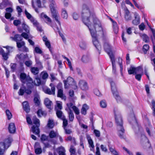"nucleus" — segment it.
Returning a JSON list of instances; mask_svg holds the SVG:
<instances>
[{
	"label": "nucleus",
	"instance_id": "f257e3e1",
	"mask_svg": "<svg viewBox=\"0 0 155 155\" xmlns=\"http://www.w3.org/2000/svg\"><path fill=\"white\" fill-rule=\"evenodd\" d=\"M81 15L83 22L88 27L90 32L93 43L100 54L101 47L97 39L96 28H98V31L103 32L101 24L95 15L91 14L90 7L86 4H84L82 5Z\"/></svg>",
	"mask_w": 155,
	"mask_h": 155
},
{
	"label": "nucleus",
	"instance_id": "f03ea898",
	"mask_svg": "<svg viewBox=\"0 0 155 155\" xmlns=\"http://www.w3.org/2000/svg\"><path fill=\"white\" fill-rule=\"evenodd\" d=\"M114 113L115 123L118 129V136L121 139H124L125 129L123 126V122L122 118L120 115H117L115 111Z\"/></svg>",
	"mask_w": 155,
	"mask_h": 155
},
{
	"label": "nucleus",
	"instance_id": "7ed1b4c3",
	"mask_svg": "<svg viewBox=\"0 0 155 155\" xmlns=\"http://www.w3.org/2000/svg\"><path fill=\"white\" fill-rule=\"evenodd\" d=\"M49 1L51 3L50 5V8L51 13V17L53 19L55 20L60 26H61V22L60 21V15L56 9L55 2L53 0H49Z\"/></svg>",
	"mask_w": 155,
	"mask_h": 155
},
{
	"label": "nucleus",
	"instance_id": "20e7f679",
	"mask_svg": "<svg viewBox=\"0 0 155 155\" xmlns=\"http://www.w3.org/2000/svg\"><path fill=\"white\" fill-rule=\"evenodd\" d=\"M12 141V138L8 137L3 141L0 142V155H4L5 152L11 145Z\"/></svg>",
	"mask_w": 155,
	"mask_h": 155
},
{
	"label": "nucleus",
	"instance_id": "39448f33",
	"mask_svg": "<svg viewBox=\"0 0 155 155\" xmlns=\"http://www.w3.org/2000/svg\"><path fill=\"white\" fill-rule=\"evenodd\" d=\"M110 82L111 85L112 93L113 96L117 102H118L120 101H121V98L119 94L115 83L112 80H110Z\"/></svg>",
	"mask_w": 155,
	"mask_h": 155
},
{
	"label": "nucleus",
	"instance_id": "423d86ee",
	"mask_svg": "<svg viewBox=\"0 0 155 155\" xmlns=\"http://www.w3.org/2000/svg\"><path fill=\"white\" fill-rule=\"evenodd\" d=\"M33 123L35 125L32 127V131L33 133L36 135H39L40 131L39 127L40 126V120L36 117L33 119Z\"/></svg>",
	"mask_w": 155,
	"mask_h": 155
},
{
	"label": "nucleus",
	"instance_id": "0eeeda50",
	"mask_svg": "<svg viewBox=\"0 0 155 155\" xmlns=\"http://www.w3.org/2000/svg\"><path fill=\"white\" fill-rule=\"evenodd\" d=\"M104 48L109 56L110 59L112 60H114V55L112 50V47L108 42L106 41L104 42Z\"/></svg>",
	"mask_w": 155,
	"mask_h": 155
},
{
	"label": "nucleus",
	"instance_id": "6e6552de",
	"mask_svg": "<svg viewBox=\"0 0 155 155\" xmlns=\"http://www.w3.org/2000/svg\"><path fill=\"white\" fill-rule=\"evenodd\" d=\"M51 87L50 89L48 87H46L43 89V90L44 92L46 94L51 95H53L55 94V86L53 83H51L49 85Z\"/></svg>",
	"mask_w": 155,
	"mask_h": 155
},
{
	"label": "nucleus",
	"instance_id": "1a4fd4ad",
	"mask_svg": "<svg viewBox=\"0 0 155 155\" xmlns=\"http://www.w3.org/2000/svg\"><path fill=\"white\" fill-rule=\"evenodd\" d=\"M78 86L83 91H87L88 89V87L87 82L84 80L79 81Z\"/></svg>",
	"mask_w": 155,
	"mask_h": 155
},
{
	"label": "nucleus",
	"instance_id": "9d476101",
	"mask_svg": "<svg viewBox=\"0 0 155 155\" xmlns=\"http://www.w3.org/2000/svg\"><path fill=\"white\" fill-rule=\"evenodd\" d=\"M40 139L41 143L44 144L45 147H48L50 146V144L48 142L46 143L45 142L46 141H49L48 136L45 134H42L41 135Z\"/></svg>",
	"mask_w": 155,
	"mask_h": 155
},
{
	"label": "nucleus",
	"instance_id": "9b49d317",
	"mask_svg": "<svg viewBox=\"0 0 155 155\" xmlns=\"http://www.w3.org/2000/svg\"><path fill=\"white\" fill-rule=\"evenodd\" d=\"M0 53L2 55L4 60L7 61L8 60L9 53V50H8V52L5 53L4 50L2 48H0Z\"/></svg>",
	"mask_w": 155,
	"mask_h": 155
},
{
	"label": "nucleus",
	"instance_id": "f8f14e48",
	"mask_svg": "<svg viewBox=\"0 0 155 155\" xmlns=\"http://www.w3.org/2000/svg\"><path fill=\"white\" fill-rule=\"evenodd\" d=\"M74 80L73 78L69 77L66 80L64 81V87L65 88H68L71 84V82H73Z\"/></svg>",
	"mask_w": 155,
	"mask_h": 155
},
{
	"label": "nucleus",
	"instance_id": "ddd939ff",
	"mask_svg": "<svg viewBox=\"0 0 155 155\" xmlns=\"http://www.w3.org/2000/svg\"><path fill=\"white\" fill-rule=\"evenodd\" d=\"M8 130L9 132L11 134H14L15 133L16 128L15 124L11 123L9 124Z\"/></svg>",
	"mask_w": 155,
	"mask_h": 155
},
{
	"label": "nucleus",
	"instance_id": "4468645a",
	"mask_svg": "<svg viewBox=\"0 0 155 155\" xmlns=\"http://www.w3.org/2000/svg\"><path fill=\"white\" fill-rule=\"evenodd\" d=\"M22 104L24 110L26 113H28L30 111V109L28 102L25 101L22 103Z\"/></svg>",
	"mask_w": 155,
	"mask_h": 155
},
{
	"label": "nucleus",
	"instance_id": "2eb2a0df",
	"mask_svg": "<svg viewBox=\"0 0 155 155\" xmlns=\"http://www.w3.org/2000/svg\"><path fill=\"white\" fill-rule=\"evenodd\" d=\"M10 38L16 42L18 41H21L23 40V38L21 36V35L18 34H15L14 35V37H11Z\"/></svg>",
	"mask_w": 155,
	"mask_h": 155
},
{
	"label": "nucleus",
	"instance_id": "dca6fc26",
	"mask_svg": "<svg viewBox=\"0 0 155 155\" xmlns=\"http://www.w3.org/2000/svg\"><path fill=\"white\" fill-rule=\"evenodd\" d=\"M134 17L135 19L133 20L132 23L133 25H137L140 24V18L137 14H135Z\"/></svg>",
	"mask_w": 155,
	"mask_h": 155
},
{
	"label": "nucleus",
	"instance_id": "f3484780",
	"mask_svg": "<svg viewBox=\"0 0 155 155\" xmlns=\"http://www.w3.org/2000/svg\"><path fill=\"white\" fill-rule=\"evenodd\" d=\"M16 56L20 61L24 60L28 58V56L27 54H24L22 53H21L20 54H17Z\"/></svg>",
	"mask_w": 155,
	"mask_h": 155
},
{
	"label": "nucleus",
	"instance_id": "a211bd4d",
	"mask_svg": "<svg viewBox=\"0 0 155 155\" xmlns=\"http://www.w3.org/2000/svg\"><path fill=\"white\" fill-rule=\"evenodd\" d=\"M88 109V106L86 104H84L81 110V114L83 115H86L87 114V110Z\"/></svg>",
	"mask_w": 155,
	"mask_h": 155
},
{
	"label": "nucleus",
	"instance_id": "6ab92c4d",
	"mask_svg": "<svg viewBox=\"0 0 155 155\" xmlns=\"http://www.w3.org/2000/svg\"><path fill=\"white\" fill-rule=\"evenodd\" d=\"M130 13V12L127 9L125 10L124 16L125 19L126 21H128L131 19L132 18Z\"/></svg>",
	"mask_w": 155,
	"mask_h": 155
},
{
	"label": "nucleus",
	"instance_id": "aec40b11",
	"mask_svg": "<svg viewBox=\"0 0 155 155\" xmlns=\"http://www.w3.org/2000/svg\"><path fill=\"white\" fill-rule=\"evenodd\" d=\"M44 104L47 108L50 109H51L52 102L48 98H46L45 99Z\"/></svg>",
	"mask_w": 155,
	"mask_h": 155
},
{
	"label": "nucleus",
	"instance_id": "412c9836",
	"mask_svg": "<svg viewBox=\"0 0 155 155\" xmlns=\"http://www.w3.org/2000/svg\"><path fill=\"white\" fill-rule=\"evenodd\" d=\"M32 24L34 26L37 28V30L40 32H41L43 30L42 29L41 27L40 26L39 24L38 21L36 20L34 21V20H32Z\"/></svg>",
	"mask_w": 155,
	"mask_h": 155
},
{
	"label": "nucleus",
	"instance_id": "4be33fe9",
	"mask_svg": "<svg viewBox=\"0 0 155 155\" xmlns=\"http://www.w3.org/2000/svg\"><path fill=\"white\" fill-rule=\"evenodd\" d=\"M58 134L56 132H55L53 130L51 131L49 134V137L51 139L58 137Z\"/></svg>",
	"mask_w": 155,
	"mask_h": 155
},
{
	"label": "nucleus",
	"instance_id": "5701e85b",
	"mask_svg": "<svg viewBox=\"0 0 155 155\" xmlns=\"http://www.w3.org/2000/svg\"><path fill=\"white\" fill-rule=\"evenodd\" d=\"M128 73L129 74H135L137 73L135 68L131 66L129 69H127Z\"/></svg>",
	"mask_w": 155,
	"mask_h": 155
},
{
	"label": "nucleus",
	"instance_id": "b1692460",
	"mask_svg": "<svg viewBox=\"0 0 155 155\" xmlns=\"http://www.w3.org/2000/svg\"><path fill=\"white\" fill-rule=\"evenodd\" d=\"M28 76H27L26 74L24 73H21L20 74V79L22 82L23 83V81L26 80V81H28Z\"/></svg>",
	"mask_w": 155,
	"mask_h": 155
},
{
	"label": "nucleus",
	"instance_id": "393cba45",
	"mask_svg": "<svg viewBox=\"0 0 155 155\" xmlns=\"http://www.w3.org/2000/svg\"><path fill=\"white\" fill-rule=\"evenodd\" d=\"M31 71L34 75H36L39 73V69L38 67H32L31 68Z\"/></svg>",
	"mask_w": 155,
	"mask_h": 155
},
{
	"label": "nucleus",
	"instance_id": "a878e982",
	"mask_svg": "<svg viewBox=\"0 0 155 155\" xmlns=\"http://www.w3.org/2000/svg\"><path fill=\"white\" fill-rule=\"evenodd\" d=\"M56 114L57 117L61 119L65 117L63 115L62 112L60 110H56Z\"/></svg>",
	"mask_w": 155,
	"mask_h": 155
},
{
	"label": "nucleus",
	"instance_id": "bb28decb",
	"mask_svg": "<svg viewBox=\"0 0 155 155\" xmlns=\"http://www.w3.org/2000/svg\"><path fill=\"white\" fill-rule=\"evenodd\" d=\"M37 114L38 117H41V116L45 117L47 115V113L44 111H43L41 109H39L37 111Z\"/></svg>",
	"mask_w": 155,
	"mask_h": 155
},
{
	"label": "nucleus",
	"instance_id": "cd10ccee",
	"mask_svg": "<svg viewBox=\"0 0 155 155\" xmlns=\"http://www.w3.org/2000/svg\"><path fill=\"white\" fill-rule=\"evenodd\" d=\"M25 12L27 18H28V19L30 20L31 21L32 23V20L36 21L35 18L33 17H32L31 15L29 13H28L26 10H25Z\"/></svg>",
	"mask_w": 155,
	"mask_h": 155
},
{
	"label": "nucleus",
	"instance_id": "c85d7f7f",
	"mask_svg": "<svg viewBox=\"0 0 155 155\" xmlns=\"http://www.w3.org/2000/svg\"><path fill=\"white\" fill-rule=\"evenodd\" d=\"M62 57L63 58H64L68 62V65L70 68V70L73 71V68L72 66V64L71 63L70 60L67 57H66L64 56L63 55H62Z\"/></svg>",
	"mask_w": 155,
	"mask_h": 155
},
{
	"label": "nucleus",
	"instance_id": "c756f323",
	"mask_svg": "<svg viewBox=\"0 0 155 155\" xmlns=\"http://www.w3.org/2000/svg\"><path fill=\"white\" fill-rule=\"evenodd\" d=\"M89 58L87 55H84L81 58V60L83 62L86 63L89 61Z\"/></svg>",
	"mask_w": 155,
	"mask_h": 155
},
{
	"label": "nucleus",
	"instance_id": "7c9ffc66",
	"mask_svg": "<svg viewBox=\"0 0 155 155\" xmlns=\"http://www.w3.org/2000/svg\"><path fill=\"white\" fill-rule=\"evenodd\" d=\"M16 43L17 47L18 48H20L23 47L25 45V43L24 41H21L17 42Z\"/></svg>",
	"mask_w": 155,
	"mask_h": 155
},
{
	"label": "nucleus",
	"instance_id": "2f4dec72",
	"mask_svg": "<svg viewBox=\"0 0 155 155\" xmlns=\"http://www.w3.org/2000/svg\"><path fill=\"white\" fill-rule=\"evenodd\" d=\"M26 87L25 86H23L21 87L19 90L18 92V94L19 95H23L25 93V89Z\"/></svg>",
	"mask_w": 155,
	"mask_h": 155
},
{
	"label": "nucleus",
	"instance_id": "473e14b6",
	"mask_svg": "<svg viewBox=\"0 0 155 155\" xmlns=\"http://www.w3.org/2000/svg\"><path fill=\"white\" fill-rule=\"evenodd\" d=\"M43 17L45 19V21L46 23L49 24L51 23L52 21L51 19L47 15L45 14H44Z\"/></svg>",
	"mask_w": 155,
	"mask_h": 155
},
{
	"label": "nucleus",
	"instance_id": "72a5a7b5",
	"mask_svg": "<svg viewBox=\"0 0 155 155\" xmlns=\"http://www.w3.org/2000/svg\"><path fill=\"white\" fill-rule=\"evenodd\" d=\"M22 27L23 30L27 33H29V28L28 26L25 23H23L22 24Z\"/></svg>",
	"mask_w": 155,
	"mask_h": 155
},
{
	"label": "nucleus",
	"instance_id": "f704fd0d",
	"mask_svg": "<svg viewBox=\"0 0 155 155\" xmlns=\"http://www.w3.org/2000/svg\"><path fill=\"white\" fill-rule=\"evenodd\" d=\"M69 119L70 121H73L74 119V116L71 110L68 112Z\"/></svg>",
	"mask_w": 155,
	"mask_h": 155
},
{
	"label": "nucleus",
	"instance_id": "c9c22d12",
	"mask_svg": "<svg viewBox=\"0 0 155 155\" xmlns=\"http://www.w3.org/2000/svg\"><path fill=\"white\" fill-rule=\"evenodd\" d=\"M142 38L143 41L145 43H148L149 41V37L146 34H143L142 35Z\"/></svg>",
	"mask_w": 155,
	"mask_h": 155
},
{
	"label": "nucleus",
	"instance_id": "e433bc0d",
	"mask_svg": "<svg viewBox=\"0 0 155 155\" xmlns=\"http://www.w3.org/2000/svg\"><path fill=\"white\" fill-rule=\"evenodd\" d=\"M149 48V45L147 44H145L143 45L142 48V50L145 54L147 53V51Z\"/></svg>",
	"mask_w": 155,
	"mask_h": 155
},
{
	"label": "nucleus",
	"instance_id": "4c0bfd02",
	"mask_svg": "<svg viewBox=\"0 0 155 155\" xmlns=\"http://www.w3.org/2000/svg\"><path fill=\"white\" fill-rule=\"evenodd\" d=\"M109 149L110 151L114 155H119L117 152L110 145H108Z\"/></svg>",
	"mask_w": 155,
	"mask_h": 155
},
{
	"label": "nucleus",
	"instance_id": "58836bf2",
	"mask_svg": "<svg viewBox=\"0 0 155 155\" xmlns=\"http://www.w3.org/2000/svg\"><path fill=\"white\" fill-rule=\"evenodd\" d=\"M63 91L62 89H58V91L57 97L62 98L63 97Z\"/></svg>",
	"mask_w": 155,
	"mask_h": 155
},
{
	"label": "nucleus",
	"instance_id": "ea45409f",
	"mask_svg": "<svg viewBox=\"0 0 155 155\" xmlns=\"http://www.w3.org/2000/svg\"><path fill=\"white\" fill-rule=\"evenodd\" d=\"M47 126L48 127L52 129L53 128L54 126L53 120L49 119L48 120Z\"/></svg>",
	"mask_w": 155,
	"mask_h": 155
},
{
	"label": "nucleus",
	"instance_id": "a19ab883",
	"mask_svg": "<svg viewBox=\"0 0 155 155\" xmlns=\"http://www.w3.org/2000/svg\"><path fill=\"white\" fill-rule=\"evenodd\" d=\"M61 16L64 19H67L68 17V15L66 11L64 9H62Z\"/></svg>",
	"mask_w": 155,
	"mask_h": 155
},
{
	"label": "nucleus",
	"instance_id": "79ce46f5",
	"mask_svg": "<svg viewBox=\"0 0 155 155\" xmlns=\"http://www.w3.org/2000/svg\"><path fill=\"white\" fill-rule=\"evenodd\" d=\"M5 113L8 120L11 119L12 117V115L10 110L8 109H7L6 110Z\"/></svg>",
	"mask_w": 155,
	"mask_h": 155
},
{
	"label": "nucleus",
	"instance_id": "37998d69",
	"mask_svg": "<svg viewBox=\"0 0 155 155\" xmlns=\"http://www.w3.org/2000/svg\"><path fill=\"white\" fill-rule=\"evenodd\" d=\"M110 61L111 62L112 65L113 71L115 72L116 71V66L115 64V57H114V60H112H112L110 59Z\"/></svg>",
	"mask_w": 155,
	"mask_h": 155
},
{
	"label": "nucleus",
	"instance_id": "c03bdc74",
	"mask_svg": "<svg viewBox=\"0 0 155 155\" xmlns=\"http://www.w3.org/2000/svg\"><path fill=\"white\" fill-rule=\"evenodd\" d=\"M72 109L76 114L78 115L79 114V110L78 108L76 106H73L72 107Z\"/></svg>",
	"mask_w": 155,
	"mask_h": 155
},
{
	"label": "nucleus",
	"instance_id": "a18cd8bd",
	"mask_svg": "<svg viewBox=\"0 0 155 155\" xmlns=\"http://www.w3.org/2000/svg\"><path fill=\"white\" fill-rule=\"evenodd\" d=\"M100 105L101 107L103 108H104L106 107L107 104L106 102L105 101H101L100 102Z\"/></svg>",
	"mask_w": 155,
	"mask_h": 155
},
{
	"label": "nucleus",
	"instance_id": "49530a36",
	"mask_svg": "<svg viewBox=\"0 0 155 155\" xmlns=\"http://www.w3.org/2000/svg\"><path fill=\"white\" fill-rule=\"evenodd\" d=\"M35 153L36 155H39L42 153V150L41 148H37L35 149Z\"/></svg>",
	"mask_w": 155,
	"mask_h": 155
},
{
	"label": "nucleus",
	"instance_id": "de8ad7c7",
	"mask_svg": "<svg viewBox=\"0 0 155 155\" xmlns=\"http://www.w3.org/2000/svg\"><path fill=\"white\" fill-rule=\"evenodd\" d=\"M73 146H71L69 150V151L71 153V155H76L75 154V150L73 148Z\"/></svg>",
	"mask_w": 155,
	"mask_h": 155
},
{
	"label": "nucleus",
	"instance_id": "09e8293b",
	"mask_svg": "<svg viewBox=\"0 0 155 155\" xmlns=\"http://www.w3.org/2000/svg\"><path fill=\"white\" fill-rule=\"evenodd\" d=\"M135 78L138 81H140L141 80V79L142 77V76L143 75L142 74H135Z\"/></svg>",
	"mask_w": 155,
	"mask_h": 155
},
{
	"label": "nucleus",
	"instance_id": "8fccbe9b",
	"mask_svg": "<svg viewBox=\"0 0 155 155\" xmlns=\"http://www.w3.org/2000/svg\"><path fill=\"white\" fill-rule=\"evenodd\" d=\"M118 64L120 65V71H122L123 69V66L122 64V59L120 57L118 58Z\"/></svg>",
	"mask_w": 155,
	"mask_h": 155
},
{
	"label": "nucleus",
	"instance_id": "3c124183",
	"mask_svg": "<svg viewBox=\"0 0 155 155\" xmlns=\"http://www.w3.org/2000/svg\"><path fill=\"white\" fill-rule=\"evenodd\" d=\"M35 51L37 53L41 54L42 53V51L41 49L37 47H36L35 48Z\"/></svg>",
	"mask_w": 155,
	"mask_h": 155
},
{
	"label": "nucleus",
	"instance_id": "603ef678",
	"mask_svg": "<svg viewBox=\"0 0 155 155\" xmlns=\"http://www.w3.org/2000/svg\"><path fill=\"white\" fill-rule=\"evenodd\" d=\"M34 101L35 105L37 106H39L40 105V101L37 97H35L34 98Z\"/></svg>",
	"mask_w": 155,
	"mask_h": 155
},
{
	"label": "nucleus",
	"instance_id": "864d4df0",
	"mask_svg": "<svg viewBox=\"0 0 155 155\" xmlns=\"http://www.w3.org/2000/svg\"><path fill=\"white\" fill-rule=\"evenodd\" d=\"M28 33H27L26 32H23L20 35L21 37L24 38L26 39H27L29 38Z\"/></svg>",
	"mask_w": 155,
	"mask_h": 155
},
{
	"label": "nucleus",
	"instance_id": "5fc2aeb1",
	"mask_svg": "<svg viewBox=\"0 0 155 155\" xmlns=\"http://www.w3.org/2000/svg\"><path fill=\"white\" fill-rule=\"evenodd\" d=\"M63 121V125L64 127H66L68 124V122L67 120L65 118H63L61 119Z\"/></svg>",
	"mask_w": 155,
	"mask_h": 155
},
{
	"label": "nucleus",
	"instance_id": "6e6d98bb",
	"mask_svg": "<svg viewBox=\"0 0 155 155\" xmlns=\"http://www.w3.org/2000/svg\"><path fill=\"white\" fill-rule=\"evenodd\" d=\"M21 24V21L19 20H15L13 21V24L15 26H17Z\"/></svg>",
	"mask_w": 155,
	"mask_h": 155
},
{
	"label": "nucleus",
	"instance_id": "4d7b16f0",
	"mask_svg": "<svg viewBox=\"0 0 155 155\" xmlns=\"http://www.w3.org/2000/svg\"><path fill=\"white\" fill-rule=\"evenodd\" d=\"M139 27L140 30L143 31L144 29L145 26L143 23H142L139 26Z\"/></svg>",
	"mask_w": 155,
	"mask_h": 155
},
{
	"label": "nucleus",
	"instance_id": "13d9d810",
	"mask_svg": "<svg viewBox=\"0 0 155 155\" xmlns=\"http://www.w3.org/2000/svg\"><path fill=\"white\" fill-rule=\"evenodd\" d=\"M12 14L10 13L6 12L5 15V17L6 19H9L11 17Z\"/></svg>",
	"mask_w": 155,
	"mask_h": 155
},
{
	"label": "nucleus",
	"instance_id": "bf43d9fd",
	"mask_svg": "<svg viewBox=\"0 0 155 155\" xmlns=\"http://www.w3.org/2000/svg\"><path fill=\"white\" fill-rule=\"evenodd\" d=\"M94 133L95 136L97 137H99L100 136V133L99 131L97 130H94Z\"/></svg>",
	"mask_w": 155,
	"mask_h": 155
},
{
	"label": "nucleus",
	"instance_id": "052dcab7",
	"mask_svg": "<svg viewBox=\"0 0 155 155\" xmlns=\"http://www.w3.org/2000/svg\"><path fill=\"white\" fill-rule=\"evenodd\" d=\"M16 63H11L10 65L11 69L13 71L16 69Z\"/></svg>",
	"mask_w": 155,
	"mask_h": 155
},
{
	"label": "nucleus",
	"instance_id": "680f3d73",
	"mask_svg": "<svg viewBox=\"0 0 155 155\" xmlns=\"http://www.w3.org/2000/svg\"><path fill=\"white\" fill-rule=\"evenodd\" d=\"M88 142L89 145L92 148H94V145L92 139H90L88 140Z\"/></svg>",
	"mask_w": 155,
	"mask_h": 155
},
{
	"label": "nucleus",
	"instance_id": "e2e57ef3",
	"mask_svg": "<svg viewBox=\"0 0 155 155\" xmlns=\"http://www.w3.org/2000/svg\"><path fill=\"white\" fill-rule=\"evenodd\" d=\"M101 149L102 151L106 152L107 151V149L103 145H101L100 146Z\"/></svg>",
	"mask_w": 155,
	"mask_h": 155
},
{
	"label": "nucleus",
	"instance_id": "0e129e2a",
	"mask_svg": "<svg viewBox=\"0 0 155 155\" xmlns=\"http://www.w3.org/2000/svg\"><path fill=\"white\" fill-rule=\"evenodd\" d=\"M16 9L18 15H20L21 13L22 12L21 8L19 6H18L16 7Z\"/></svg>",
	"mask_w": 155,
	"mask_h": 155
},
{
	"label": "nucleus",
	"instance_id": "69168bd1",
	"mask_svg": "<svg viewBox=\"0 0 155 155\" xmlns=\"http://www.w3.org/2000/svg\"><path fill=\"white\" fill-rule=\"evenodd\" d=\"M72 17L74 20H77L78 19L79 16L77 13L74 12L73 14Z\"/></svg>",
	"mask_w": 155,
	"mask_h": 155
},
{
	"label": "nucleus",
	"instance_id": "338daca9",
	"mask_svg": "<svg viewBox=\"0 0 155 155\" xmlns=\"http://www.w3.org/2000/svg\"><path fill=\"white\" fill-rule=\"evenodd\" d=\"M25 64L27 66L29 67L31 65L32 62L30 61H27L25 62Z\"/></svg>",
	"mask_w": 155,
	"mask_h": 155
},
{
	"label": "nucleus",
	"instance_id": "774afa93",
	"mask_svg": "<svg viewBox=\"0 0 155 155\" xmlns=\"http://www.w3.org/2000/svg\"><path fill=\"white\" fill-rule=\"evenodd\" d=\"M48 75L47 72H45L44 73L42 76V78L43 80L46 79L48 77Z\"/></svg>",
	"mask_w": 155,
	"mask_h": 155
}]
</instances>
